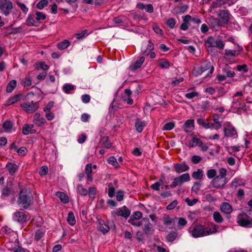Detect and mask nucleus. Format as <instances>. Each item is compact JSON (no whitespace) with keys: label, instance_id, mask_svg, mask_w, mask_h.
Listing matches in <instances>:
<instances>
[{"label":"nucleus","instance_id":"nucleus-42","mask_svg":"<svg viewBox=\"0 0 252 252\" xmlns=\"http://www.w3.org/2000/svg\"><path fill=\"white\" fill-rule=\"evenodd\" d=\"M35 19L38 22L40 20H44L46 19V15L42 12L37 11L35 12Z\"/></svg>","mask_w":252,"mask_h":252},{"label":"nucleus","instance_id":"nucleus-2","mask_svg":"<svg viewBox=\"0 0 252 252\" xmlns=\"http://www.w3.org/2000/svg\"><path fill=\"white\" fill-rule=\"evenodd\" d=\"M219 175L215 177L211 181L212 186L216 188L223 187L228 182V180L225 177L227 170L224 168H221L219 170Z\"/></svg>","mask_w":252,"mask_h":252},{"label":"nucleus","instance_id":"nucleus-17","mask_svg":"<svg viewBox=\"0 0 252 252\" xmlns=\"http://www.w3.org/2000/svg\"><path fill=\"white\" fill-rule=\"evenodd\" d=\"M183 128L187 132L191 131L194 128V120L189 119L186 121L183 125Z\"/></svg>","mask_w":252,"mask_h":252},{"label":"nucleus","instance_id":"nucleus-20","mask_svg":"<svg viewBox=\"0 0 252 252\" xmlns=\"http://www.w3.org/2000/svg\"><path fill=\"white\" fill-rule=\"evenodd\" d=\"M125 94L126 95L123 96L122 97L123 101L124 102H126L127 104L129 105L132 104L133 101L132 98H130V95L131 94V91L130 90L126 89L125 90Z\"/></svg>","mask_w":252,"mask_h":252},{"label":"nucleus","instance_id":"nucleus-34","mask_svg":"<svg viewBox=\"0 0 252 252\" xmlns=\"http://www.w3.org/2000/svg\"><path fill=\"white\" fill-rule=\"evenodd\" d=\"M67 220L68 223L71 225H73L75 224L76 220L72 212H69L68 213Z\"/></svg>","mask_w":252,"mask_h":252},{"label":"nucleus","instance_id":"nucleus-62","mask_svg":"<svg viewBox=\"0 0 252 252\" xmlns=\"http://www.w3.org/2000/svg\"><path fill=\"white\" fill-rule=\"evenodd\" d=\"M48 171V168L46 166H42L40 170L39 173L41 176H44L47 174Z\"/></svg>","mask_w":252,"mask_h":252},{"label":"nucleus","instance_id":"nucleus-46","mask_svg":"<svg viewBox=\"0 0 252 252\" xmlns=\"http://www.w3.org/2000/svg\"><path fill=\"white\" fill-rule=\"evenodd\" d=\"M57 195L63 202L67 203L68 202V197L64 193L59 192Z\"/></svg>","mask_w":252,"mask_h":252},{"label":"nucleus","instance_id":"nucleus-53","mask_svg":"<svg viewBox=\"0 0 252 252\" xmlns=\"http://www.w3.org/2000/svg\"><path fill=\"white\" fill-rule=\"evenodd\" d=\"M43 232L42 230L38 229L35 232L34 239L38 241L43 237Z\"/></svg>","mask_w":252,"mask_h":252},{"label":"nucleus","instance_id":"nucleus-25","mask_svg":"<svg viewBox=\"0 0 252 252\" xmlns=\"http://www.w3.org/2000/svg\"><path fill=\"white\" fill-rule=\"evenodd\" d=\"M220 210L225 214H230L232 211L231 205L226 202H223L220 206Z\"/></svg>","mask_w":252,"mask_h":252},{"label":"nucleus","instance_id":"nucleus-63","mask_svg":"<svg viewBox=\"0 0 252 252\" xmlns=\"http://www.w3.org/2000/svg\"><path fill=\"white\" fill-rule=\"evenodd\" d=\"M216 40H215L212 36L209 37L206 42H207L209 47H214L215 43Z\"/></svg>","mask_w":252,"mask_h":252},{"label":"nucleus","instance_id":"nucleus-6","mask_svg":"<svg viewBox=\"0 0 252 252\" xmlns=\"http://www.w3.org/2000/svg\"><path fill=\"white\" fill-rule=\"evenodd\" d=\"M13 8V3L10 0H0V10L5 16L10 13Z\"/></svg>","mask_w":252,"mask_h":252},{"label":"nucleus","instance_id":"nucleus-52","mask_svg":"<svg viewBox=\"0 0 252 252\" xmlns=\"http://www.w3.org/2000/svg\"><path fill=\"white\" fill-rule=\"evenodd\" d=\"M96 192V189L94 187H90L88 190V194L90 198H94Z\"/></svg>","mask_w":252,"mask_h":252},{"label":"nucleus","instance_id":"nucleus-50","mask_svg":"<svg viewBox=\"0 0 252 252\" xmlns=\"http://www.w3.org/2000/svg\"><path fill=\"white\" fill-rule=\"evenodd\" d=\"M166 24L170 28L173 29L174 28L176 24L175 20L173 18H169L166 21Z\"/></svg>","mask_w":252,"mask_h":252},{"label":"nucleus","instance_id":"nucleus-26","mask_svg":"<svg viewBox=\"0 0 252 252\" xmlns=\"http://www.w3.org/2000/svg\"><path fill=\"white\" fill-rule=\"evenodd\" d=\"M202 145V142L200 140L195 136H193L191 140L189 142V145L190 147H194L195 146H201Z\"/></svg>","mask_w":252,"mask_h":252},{"label":"nucleus","instance_id":"nucleus-22","mask_svg":"<svg viewBox=\"0 0 252 252\" xmlns=\"http://www.w3.org/2000/svg\"><path fill=\"white\" fill-rule=\"evenodd\" d=\"M99 143L102 147L107 149H109L112 146V143L109 142V138L108 136H102L100 138Z\"/></svg>","mask_w":252,"mask_h":252},{"label":"nucleus","instance_id":"nucleus-23","mask_svg":"<svg viewBox=\"0 0 252 252\" xmlns=\"http://www.w3.org/2000/svg\"><path fill=\"white\" fill-rule=\"evenodd\" d=\"M33 125H25L23 127L22 132L24 135H28L30 133H34L35 130L33 129Z\"/></svg>","mask_w":252,"mask_h":252},{"label":"nucleus","instance_id":"nucleus-5","mask_svg":"<svg viewBox=\"0 0 252 252\" xmlns=\"http://www.w3.org/2000/svg\"><path fill=\"white\" fill-rule=\"evenodd\" d=\"M190 180V176L189 173H184L179 177L173 179L172 183L170 185L171 189L175 188L178 186H182L184 183Z\"/></svg>","mask_w":252,"mask_h":252},{"label":"nucleus","instance_id":"nucleus-39","mask_svg":"<svg viewBox=\"0 0 252 252\" xmlns=\"http://www.w3.org/2000/svg\"><path fill=\"white\" fill-rule=\"evenodd\" d=\"M177 236V234L176 232H171L167 235L166 237V240L169 242H172L176 238Z\"/></svg>","mask_w":252,"mask_h":252},{"label":"nucleus","instance_id":"nucleus-16","mask_svg":"<svg viewBox=\"0 0 252 252\" xmlns=\"http://www.w3.org/2000/svg\"><path fill=\"white\" fill-rule=\"evenodd\" d=\"M92 172V164L91 163L87 164L85 166V174L87 175V183L93 181Z\"/></svg>","mask_w":252,"mask_h":252},{"label":"nucleus","instance_id":"nucleus-27","mask_svg":"<svg viewBox=\"0 0 252 252\" xmlns=\"http://www.w3.org/2000/svg\"><path fill=\"white\" fill-rule=\"evenodd\" d=\"M99 230L103 234H105L109 231L110 227L108 224H105L103 221H100L98 226Z\"/></svg>","mask_w":252,"mask_h":252},{"label":"nucleus","instance_id":"nucleus-38","mask_svg":"<svg viewBox=\"0 0 252 252\" xmlns=\"http://www.w3.org/2000/svg\"><path fill=\"white\" fill-rule=\"evenodd\" d=\"M213 120L214 122V128L215 129H218L220 128L221 125L219 121V116L218 115H214Z\"/></svg>","mask_w":252,"mask_h":252},{"label":"nucleus","instance_id":"nucleus-3","mask_svg":"<svg viewBox=\"0 0 252 252\" xmlns=\"http://www.w3.org/2000/svg\"><path fill=\"white\" fill-rule=\"evenodd\" d=\"M247 213L239 214L237 217V222L243 227L252 226V210Z\"/></svg>","mask_w":252,"mask_h":252},{"label":"nucleus","instance_id":"nucleus-45","mask_svg":"<svg viewBox=\"0 0 252 252\" xmlns=\"http://www.w3.org/2000/svg\"><path fill=\"white\" fill-rule=\"evenodd\" d=\"M48 3L47 0H41L36 4V8L39 9H42Z\"/></svg>","mask_w":252,"mask_h":252},{"label":"nucleus","instance_id":"nucleus-60","mask_svg":"<svg viewBox=\"0 0 252 252\" xmlns=\"http://www.w3.org/2000/svg\"><path fill=\"white\" fill-rule=\"evenodd\" d=\"M202 160V158L198 156H193L191 158V161L193 164H197Z\"/></svg>","mask_w":252,"mask_h":252},{"label":"nucleus","instance_id":"nucleus-47","mask_svg":"<svg viewBox=\"0 0 252 252\" xmlns=\"http://www.w3.org/2000/svg\"><path fill=\"white\" fill-rule=\"evenodd\" d=\"M16 4L20 8L22 12L25 14H26L28 13L29 11V8L26 6V5L24 3L17 1L16 2Z\"/></svg>","mask_w":252,"mask_h":252},{"label":"nucleus","instance_id":"nucleus-51","mask_svg":"<svg viewBox=\"0 0 252 252\" xmlns=\"http://www.w3.org/2000/svg\"><path fill=\"white\" fill-rule=\"evenodd\" d=\"M115 188L113 187V184L112 183L108 184V195L109 197H112L114 195L115 192Z\"/></svg>","mask_w":252,"mask_h":252},{"label":"nucleus","instance_id":"nucleus-24","mask_svg":"<svg viewBox=\"0 0 252 252\" xmlns=\"http://www.w3.org/2000/svg\"><path fill=\"white\" fill-rule=\"evenodd\" d=\"M146 125V123L144 121H142L138 119L136 120L135 126L138 132L141 133Z\"/></svg>","mask_w":252,"mask_h":252},{"label":"nucleus","instance_id":"nucleus-30","mask_svg":"<svg viewBox=\"0 0 252 252\" xmlns=\"http://www.w3.org/2000/svg\"><path fill=\"white\" fill-rule=\"evenodd\" d=\"M77 191L81 196H86L88 194V190L81 184L77 186Z\"/></svg>","mask_w":252,"mask_h":252},{"label":"nucleus","instance_id":"nucleus-4","mask_svg":"<svg viewBox=\"0 0 252 252\" xmlns=\"http://www.w3.org/2000/svg\"><path fill=\"white\" fill-rule=\"evenodd\" d=\"M217 15L219 17L218 21L219 26H224L228 24L231 15L227 10H219Z\"/></svg>","mask_w":252,"mask_h":252},{"label":"nucleus","instance_id":"nucleus-56","mask_svg":"<svg viewBox=\"0 0 252 252\" xmlns=\"http://www.w3.org/2000/svg\"><path fill=\"white\" fill-rule=\"evenodd\" d=\"M16 152L19 155L25 156L27 154L28 150L25 147H22L18 149Z\"/></svg>","mask_w":252,"mask_h":252},{"label":"nucleus","instance_id":"nucleus-57","mask_svg":"<svg viewBox=\"0 0 252 252\" xmlns=\"http://www.w3.org/2000/svg\"><path fill=\"white\" fill-rule=\"evenodd\" d=\"M175 126V124L173 122H169L165 125L163 126V129L166 130H170L172 129Z\"/></svg>","mask_w":252,"mask_h":252},{"label":"nucleus","instance_id":"nucleus-9","mask_svg":"<svg viewBox=\"0 0 252 252\" xmlns=\"http://www.w3.org/2000/svg\"><path fill=\"white\" fill-rule=\"evenodd\" d=\"M224 136L226 137H232L236 138L237 136V133L235 128L229 124L225 125L223 128Z\"/></svg>","mask_w":252,"mask_h":252},{"label":"nucleus","instance_id":"nucleus-28","mask_svg":"<svg viewBox=\"0 0 252 252\" xmlns=\"http://www.w3.org/2000/svg\"><path fill=\"white\" fill-rule=\"evenodd\" d=\"M143 220L145 222V224L143 227V231L146 234H149L151 231V223L149 222L148 219H143Z\"/></svg>","mask_w":252,"mask_h":252},{"label":"nucleus","instance_id":"nucleus-35","mask_svg":"<svg viewBox=\"0 0 252 252\" xmlns=\"http://www.w3.org/2000/svg\"><path fill=\"white\" fill-rule=\"evenodd\" d=\"M240 148H241L240 146H234L228 147L227 148V151L230 154L233 155L234 156H235L234 153L236 152L240 151Z\"/></svg>","mask_w":252,"mask_h":252},{"label":"nucleus","instance_id":"nucleus-18","mask_svg":"<svg viewBox=\"0 0 252 252\" xmlns=\"http://www.w3.org/2000/svg\"><path fill=\"white\" fill-rule=\"evenodd\" d=\"M33 121L35 124L41 126L46 123V120L44 118L40 117V115L38 113H36L33 116Z\"/></svg>","mask_w":252,"mask_h":252},{"label":"nucleus","instance_id":"nucleus-29","mask_svg":"<svg viewBox=\"0 0 252 252\" xmlns=\"http://www.w3.org/2000/svg\"><path fill=\"white\" fill-rule=\"evenodd\" d=\"M162 219L164 224L166 226L171 225L174 221L173 219L167 214H163Z\"/></svg>","mask_w":252,"mask_h":252},{"label":"nucleus","instance_id":"nucleus-11","mask_svg":"<svg viewBox=\"0 0 252 252\" xmlns=\"http://www.w3.org/2000/svg\"><path fill=\"white\" fill-rule=\"evenodd\" d=\"M27 215L23 212L17 211L14 213L13 219L20 223H24L27 221Z\"/></svg>","mask_w":252,"mask_h":252},{"label":"nucleus","instance_id":"nucleus-21","mask_svg":"<svg viewBox=\"0 0 252 252\" xmlns=\"http://www.w3.org/2000/svg\"><path fill=\"white\" fill-rule=\"evenodd\" d=\"M26 24L28 26H38V23L34 18V16L32 14H29L26 21Z\"/></svg>","mask_w":252,"mask_h":252},{"label":"nucleus","instance_id":"nucleus-49","mask_svg":"<svg viewBox=\"0 0 252 252\" xmlns=\"http://www.w3.org/2000/svg\"><path fill=\"white\" fill-rule=\"evenodd\" d=\"M207 70H209L208 72L207 73L206 76H210V74H212L214 70V67L213 65H211L210 63H206V71Z\"/></svg>","mask_w":252,"mask_h":252},{"label":"nucleus","instance_id":"nucleus-13","mask_svg":"<svg viewBox=\"0 0 252 252\" xmlns=\"http://www.w3.org/2000/svg\"><path fill=\"white\" fill-rule=\"evenodd\" d=\"M10 175H14L19 169V166L15 163L8 162L5 166Z\"/></svg>","mask_w":252,"mask_h":252},{"label":"nucleus","instance_id":"nucleus-40","mask_svg":"<svg viewBox=\"0 0 252 252\" xmlns=\"http://www.w3.org/2000/svg\"><path fill=\"white\" fill-rule=\"evenodd\" d=\"M213 218L215 221L220 223L223 221V218L218 212H215L213 214Z\"/></svg>","mask_w":252,"mask_h":252},{"label":"nucleus","instance_id":"nucleus-32","mask_svg":"<svg viewBox=\"0 0 252 252\" xmlns=\"http://www.w3.org/2000/svg\"><path fill=\"white\" fill-rule=\"evenodd\" d=\"M203 172L201 169H198L197 171L193 172L192 177L195 180L201 179L203 178Z\"/></svg>","mask_w":252,"mask_h":252},{"label":"nucleus","instance_id":"nucleus-36","mask_svg":"<svg viewBox=\"0 0 252 252\" xmlns=\"http://www.w3.org/2000/svg\"><path fill=\"white\" fill-rule=\"evenodd\" d=\"M70 45V42L67 40H64L58 44V48L61 50L66 49Z\"/></svg>","mask_w":252,"mask_h":252},{"label":"nucleus","instance_id":"nucleus-55","mask_svg":"<svg viewBox=\"0 0 252 252\" xmlns=\"http://www.w3.org/2000/svg\"><path fill=\"white\" fill-rule=\"evenodd\" d=\"M128 222L135 226H140L141 225V223L140 222L138 221L137 220L134 219V218H130Z\"/></svg>","mask_w":252,"mask_h":252},{"label":"nucleus","instance_id":"nucleus-19","mask_svg":"<svg viewBox=\"0 0 252 252\" xmlns=\"http://www.w3.org/2000/svg\"><path fill=\"white\" fill-rule=\"evenodd\" d=\"M144 61V57H140L139 59L137 61H136L133 64L130 65L129 69L132 71L137 69L138 68L141 67Z\"/></svg>","mask_w":252,"mask_h":252},{"label":"nucleus","instance_id":"nucleus-10","mask_svg":"<svg viewBox=\"0 0 252 252\" xmlns=\"http://www.w3.org/2000/svg\"><path fill=\"white\" fill-rule=\"evenodd\" d=\"M191 233L194 237L203 236L205 233V228L202 225H196L192 230Z\"/></svg>","mask_w":252,"mask_h":252},{"label":"nucleus","instance_id":"nucleus-15","mask_svg":"<svg viewBox=\"0 0 252 252\" xmlns=\"http://www.w3.org/2000/svg\"><path fill=\"white\" fill-rule=\"evenodd\" d=\"M219 227L213 223H208L206 226V235H210L216 233Z\"/></svg>","mask_w":252,"mask_h":252},{"label":"nucleus","instance_id":"nucleus-58","mask_svg":"<svg viewBox=\"0 0 252 252\" xmlns=\"http://www.w3.org/2000/svg\"><path fill=\"white\" fill-rule=\"evenodd\" d=\"M108 162L112 164L115 167L118 166V163L117 161L116 158L114 157H111L108 159Z\"/></svg>","mask_w":252,"mask_h":252},{"label":"nucleus","instance_id":"nucleus-8","mask_svg":"<svg viewBox=\"0 0 252 252\" xmlns=\"http://www.w3.org/2000/svg\"><path fill=\"white\" fill-rule=\"evenodd\" d=\"M130 214V211L125 206L112 212V215L113 217L121 216L125 218H128Z\"/></svg>","mask_w":252,"mask_h":252},{"label":"nucleus","instance_id":"nucleus-54","mask_svg":"<svg viewBox=\"0 0 252 252\" xmlns=\"http://www.w3.org/2000/svg\"><path fill=\"white\" fill-rule=\"evenodd\" d=\"M22 85L25 87H29L32 85V80L30 77H26L22 81Z\"/></svg>","mask_w":252,"mask_h":252},{"label":"nucleus","instance_id":"nucleus-41","mask_svg":"<svg viewBox=\"0 0 252 252\" xmlns=\"http://www.w3.org/2000/svg\"><path fill=\"white\" fill-rule=\"evenodd\" d=\"M20 94H16L10 98L7 101V105H11L17 102L20 98Z\"/></svg>","mask_w":252,"mask_h":252},{"label":"nucleus","instance_id":"nucleus-37","mask_svg":"<svg viewBox=\"0 0 252 252\" xmlns=\"http://www.w3.org/2000/svg\"><path fill=\"white\" fill-rule=\"evenodd\" d=\"M245 185L243 180L240 178H235L231 182L232 187H237L238 186H244Z\"/></svg>","mask_w":252,"mask_h":252},{"label":"nucleus","instance_id":"nucleus-61","mask_svg":"<svg viewBox=\"0 0 252 252\" xmlns=\"http://www.w3.org/2000/svg\"><path fill=\"white\" fill-rule=\"evenodd\" d=\"M12 127V123L9 121H5L3 124V127L4 129L9 130Z\"/></svg>","mask_w":252,"mask_h":252},{"label":"nucleus","instance_id":"nucleus-1","mask_svg":"<svg viewBox=\"0 0 252 252\" xmlns=\"http://www.w3.org/2000/svg\"><path fill=\"white\" fill-rule=\"evenodd\" d=\"M32 199V193L29 189H23L21 190L17 203L23 209H28L31 204Z\"/></svg>","mask_w":252,"mask_h":252},{"label":"nucleus","instance_id":"nucleus-43","mask_svg":"<svg viewBox=\"0 0 252 252\" xmlns=\"http://www.w3.org/2000/svg\"><path fill=\"white\" fill-rule=\"evenodd\" d=\"M154 44L149 41V44L147 46V49L145 50V51H143L142 53L145 55H148L150 52L154 50Z\"/></svg>","mask_w":252,"mask_h":252},{"label":"nucleus","instance_id":"nucleus-14","mask_svg":"<svg viewBox=\"0 0 252 252\" xmlns=\"http://www.w3.org/2000/svg\"><path fill=\"white\" fill-rule=\"evenodd\" d=\"M174 168L177 173L185 172L189 169V166L185 163L175 164L174 166Z\"/></svg>","mask_w":252,"mask_h":252},{"label":"nucleus","instance_id":"nucleus-64","mask_svg":"<svg viewBox=\"0 0 252 252\" xmlns=\"http://www.w3.org/2000/svg\"><path fill=\"white\" fill-rule=\"evenodd\" d=\"M237 69L238 71H243L245 73L248 71L247 65L245 64H243L242 65H238L237 67Z\"/></svg>","mask_w":252,"mask_h":252},{"label":"nucleus","instance_id":"nucleus-31","mask_svg":"<svg viewBox=\"0 0 252 252\" xmlns=\"http://www.w3.org/2000/svg\"><path fill=\"white\" fill-rule=\"evenodd\" d=\"M16 81L15 80L10 81L6 87V92L7 93L12 92L16 87Z\"/></svg>","mask_w":252,"mask_h":252},{"label":"nucleus","instance_id":"nucleus-59","mask_svg":"<svg viewBox=\"0 0 252 252\" xmlns=\"http://www.w3.org/2000/svg\"><path fill=\"white\" fill-rule=\"evenodd\" d=\"M204 71L202 67L197 66L195 67L193 70V74L195 75L201 74Z\"/></svg>","mask_w":252,"mask_h":252},{"label":"nucleus","instance_id":"nucleus-7","mask_svg":"<svg viewBox=\"0 0 252 252\" xmlns=\"http://www.w3.org/2000/svg\"><path fill=\"white\" fill-rule=\"evenodd\" d=\"M22 109L28 113H32L35 112L39 107V104L37 102H26L20 105Z\"/></svg>","mask_w":252,"mask_h":252},{"label":"nucleus","instance_id":"nucleus-48","mask_svg":"<svg viewBox=\"0 0 252 252\" xmlns=\"http://www.w3.org/2000/svg\"><path fill=\"white\" fill-rule=\"evenodd\" d=\"M224 45V43L221 40H216L214 47H217L220 50H222L223 49Z\"/></svg>","mask_w":252,"mask_h":252},{"label":"nucleus","instance_id":"nucleus-12","mask_svg":"<svg viewBox=\"0 0 252 252\" xmlns=\"http://www.w3.org/2000/svg\"><path fill=\"white\" fill-rule=\"evenodd\" d=\"M225 4L230 6L233 4V2L231 0H216L212 3L211 8H219Z\"/></svg>","mask_w":252,"mask_h":252},{"label":"nucleus","instance_id":"nucleus-33","mask_svg":"<svg viewBox=\"0 0 252 252\" xmlns=\"http://www.w3.org/2000/svg\"><path fill=\"white\" fill-rule=\"evenodd\" d=\"M158 65L162 68H167L170 66V63L168 60L161 59L158 61Z\"/></svg>","mask_w":252,"mask_h":252},{"label":"nucleus","instance_id":"nucleus-44","mask_svg":"<svg viewBox=\"0 0 252 252\" xmlns=\"http://www.w3.org/2000/svg\"><path fill=\"white\" fill-rule=\"evenodd\" d=\"M74 89V86L72 85L66 84L63 86V90L66 94H69Z\"/></svg>","mask_w":252,"mask_h":252}]
</instances>
